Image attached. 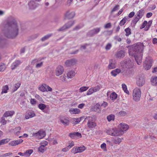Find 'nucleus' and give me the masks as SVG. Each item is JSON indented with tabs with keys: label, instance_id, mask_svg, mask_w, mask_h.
Masks as SVG:
<instances>
[{
	"label": "nucleus",
	"instance_id": "37998d69",
	"mask_svg": "<svg viewBox=\"0 0 157 157\" xmlns=\"http://www.w3.org/2000/svg\"><path fill=\"white\" fill-rule=\"evenodd\" d=\"M83 117H81L79 118H74L73 119L74 120V121L73 122V124H76L79 123L82 120V118H83Z\"/></svg>",
	"mask_w": 157,
	"mask_h": 157
},
{
	"label": "nucleus",
	"instance_id": "f704fd0d",
	"mask_svg": "<svg viewBox=\"0 0 157 157\" xmlns=\"http://www.w3.org/2000/svg\"><path fill=\"white\" fill-rule=\"evenodd\" d=\"M117 97V94L115 92L112 93L110 96V98L112 100H115Z\"/></svg>",
	"mask_w": 157,
	"mask_h": 157
},
{
	"label": "nucleus",
	"instance_id": "8fccbe9b",
	"mask_svg": "<svg viewBox=\"0 0 157 157\" xmlns=\"http://www.w3.org/2000/svg\"><path fill=\"white\" fill-rule=\"evenodd\" d=\"M127 114V113L124 111H121L119 112L118 113V115L121 116H124Z\"/></svg>",
	"mask_w": 157,
	"mask_h": 157
},
{
	"label": "nucleus",
	"instance_id": "aec40b11",
	"mask_svg": "<svg viewBox=\"0 0 157 157\" xmlns=\"http://www.w3.org/2000/svg\"><path fill=\"white\" fill-rule=\"evenodd\" d=\"M116 63L115 60L111 59L109 60V64L108 67L109 69H113L116 67Z\"/></svg>",
	"mask_w": 157,
	"mask_h": 157
},
{
	"label": "nucleus",
	"instance_id": "a211bd4d",
	"mask_svg": "<svg viewBox=\"0 0 157 157\" xmlns=\"http://www.w3.org/2000/svg\"><path fill=\"white\" fill-rule=\"evenodd\" d=\"M29 8L31 10H34L39 5V4L34 1H30L28 3Z\"/></svg>",
	"mask_w": 157,
	"mask_h": 157
},
{
	"label": "nucleus",
	"instance_id": "49530a36",
	"mask_svg": "<svg viewBox=\"0 0 157 157\" xmlns=\"http://www.w3.org/2000/svg\"><path fill=\"white\" fill-rule=\"evenodd\" d=\"M121 139L119 137L116 138L114 140V143L115 144H119L121 142V139Z\"/></svg>",
	"mask_w": 157,
	"mask_h": 157
},
{
	"label": "nucleus",
	"instance_id": "f3484780",
	"mask_svg": "<svg viewBox=\"0 0 157 157\" xmlns=\"http://www.w3.org/2000/svg\"><path fill=\"white\" fill-rule=\"evenodd\" d=\"M68 136L72 139H74L75 137H78L80 138L82 137L81 134L79 132H74L69 134Z\"/></svg>",
	"mask_w": 157,
	"mask_h": 157
},
{
	"label": "nucleus",
	"instance_id": "5fc2aeb1",
	"mask_svg": "<svg viewBox=\"0 0 157 157\" xmlns=\"http://www.w3.org/2000/svg\"><path fill=\"white\" fill-rule=\"evenodd\" d=\"M94 92V89L93 88H90L87 91L86 95H89L91 94H92Z\"/></svg>",
	"mask_w": 157,
	"mask_h": 157
},
{
	"label": "nucleus",
	"instance_id": "a19ab883",
	"mask_svg": "<svg viewBox=\"0 0 157 157\" xmlns=\"http://www.w3.org/2000/svg\"><path fill=\"white\" fill-rule=\"evenodd\" d=\"M140 18L135 15V17L132 21V23L135 25Z\"/></svg>",
	"mask_w": 157,
	"mask_h": 157
},
{
	"label": "nucleus",
	"instance_id": "c756f323",
	"mask_svg": "<svg viewBox=\"0 0 157 157\" xmlns=\"http://www.w3.org/2000/svg\"><path fill=\"white\" fill-rule=\"evenodd\" d=\"M121 72V70L120 69L117 68L115 70H113L111 72V74L113 76L115 77Z\"/></svg>",
	"mask_w": 157,
	"mask_h": 157
},
{
	"label": "nucleus",
	"instance_id": "79ce46f5",
	"mask_svg": "<svg viewBox=\"0 0 157 157\" xmlns=\"http://www.w3.org/2000/svg\"><path fill=\"white\" fill-rule=\"evenodd\" d=\"M122 86L123 90L124 91L126 94H129V92L127 90V88L126 85L124 84H122Z\"/></svg>",
	"mask_w": 157,
	"mask_h": 157
},
{
	"label": "nucleus",
	"instance_id": "9d476101",
	"mask_svg": "<svg viewBox=\"0 0 157 157\" xmlns=\"http://www.w3.org/2000/svg\"><path fill=\"white\" fill-rule=\"evenodd\" d=\"M75 15L74 12H70V10H67L64 14V19H70L73 18Z\"/></svg>",
	"mask_w": 157,
	"mask_h": 157
},
{
	"label": "nucleus",
	"instance_id": "6e6d98bb",
	"mask_svg": "<svg viewBox=\"0 0 157 157\" xmlns=\"http://www.w3.org/2000/svg\"><path fill=\"white\" fill-rule=\"evenodd\" d=\"M39 90L42 92H44L47 91V89L46 88L45 86H44V85H43L42 86H41L40 87H39Z\"/></svg>",
	"mask_w": 157,
	"mask_h": 157
},
{
	"label": "nucleus",
	"instance_id": "dca6fc26",
	"mask_svg": "<svg viewBox=\"0 0 157 157\" xmlns=\"http://www.w3.org/2000/svg\"><path fill=\"white\" fill-rule=\"evenodd\" d=\"M92 111H94L98 113H100L101 111V105L98 103L95 105L93 107L91 108Z\"/></svg>",
	"mask_w": 157,
	"mask_h": 157
},
{
	"label": "nucleus",
	"instance_id": "b1692460",
	"mask_svg": "<svg viewBox=\"0 0 157 157\" xmlns=\"http://www.w3.org/2000/svg\"><path fill=\"white\" fill-rule=\"evenodd\" d=\"M150 81L152 86H157V76L151 77Z\"/></svg>",
	"mask_w": 157,
	"mask_h": 157
},
{
	"label": "nucleus",
	"instance_id": "c03bdc74",
	"mask_svg": "<svg viewBox=\"0 0 157 157\" xmlns=\"http://www.w3.org/2000/svg\"><path fill=\"white\" fill-rule=\"evenodd\" d=\"M20 85L21 82H17V83L15 84L14 86L13 91L14 92L17 90V89L20 87Z\"/></svg>",
	"mask_w": 157,
	"mask_h": 157
},
{
	"label": "nucleus",
	"instance_id": "58836bf2",
	"mask_svg": "<svg viewBox=\"0 0 157 157\" xmlns=\"http://www.w3.org/2000/svg\"><path fill=\"white\" fill-rule=\"evenodd\" d=\"M120 6L119 5H116L115 7L112 9L110 11V13L111 14L114 12L118 10L119 9Z\"/></svg>",
	"mask_w": 157,
	"mask_h": 157
},
{
	"label": "nucleus",
	"instance_id": "9b49d317",
	"mask_svg": "<svg viewBox=\"0 0 157 157\" xmlns=\"http://www.w3.org/2000/svg\"><path fill=\"white\" fill-rule=\"evenodd\" d=\"M101 30L100 28H96L89 31L87 33V35L90 37H93L97 34Z\"/></svg>",
	"mask_w": 157,
	"mask_h": 157
},
{
	"label": "nucleus",
	"instance_id": "ddd939ff",
	"mask_svg": "<svg viewBox=\"0 0 157 157\" xmlns=\"http://www.w3.org/2000/svg\"><path fill=\"white\" fill-rule=\"evenodd\" d=\"M64 71V70L63 67L61 65H59L56 68L55 72L56 75L57 76H59L63 74Z\"/></svg>",
	"mask_w": 157,
	"mask_h": 157
},
{
	"label": "nucleus",
	"instance_id": "09e8293b",
	"mask_svg": "<svg viewBox=\"0 0 157 157\" xmlns=\"http://www.w3.org/2000/svg\"><path fill=\"white\" fill-rule=\"evenodd\" d=\"M89 88V87L83 86L80 88L79 89V92H82L86 90Z\"/></svg>",
	"mask_w": 157,
	"mask_h": 157
},
{
	"label": "nucleus",
	"instance_id": "ea45409f",
	"mask_svg": "<svg viewBox=\"0 0 157 157\" xmlns=\"http://www.w3.org/2000/svg\"><path fill=\"white\" fill-rule=\"evenodd\" d=\"M77 147V151H78V153L81 152L83 151H84L86 149V147L83 146L82 147Z\"/></svg>",
	"mask_w": 157,
	"mask_h": 157
},
{
	"label": "nucleus",
	"instance_id": "13d9d810",
	"mask_svg": "<svg viewBox=\"0 0 157 157\" xmlns=\"http://www.w3.org/2000/svg\"><path fill=\"white\" fill-rule=\"evenodd\" d=\"M5 66L4 64L2 63L0 65V71H3L5 68Z\"/></svg>",
	"mask_w": 157,
	"mask_h": 157
},
{
	"label": "nucleus",
	"instance_id": "a18cd8bd",
	"mask_svg": "<svg viewBox=\"0 0 157 157\" xmlns=\"http://www.w3.org/2000/svg\"><path fill=\"white\" fill-rule=\"evenodd\" d=\"M152 20H150L148 22V24L147 25V26L144 28V30L145 31H148L150 27L151 26L152 23Z\"/></svg>",
	"mask_w": 157,
	"mask_h": 157
},
{
	"label": "nucleus",
	"instance_id": "f8f14e48",
	"mask_svg": "<svg viewBox=\"0 0 157 157\" xmlns=\"http://www.w3.org/2000/svg\"><path fill=\"white\" fill-rule=\"evenodd\" d=\"M128 128L129 126L127 124L121 123L118 125V128H117L119 131H121L123 132V133L122 134V135L124 133V131H126L128 129Z\"/></svg>",
	"mask_w": 157,
	"mask_h": 157
},
{
	"label": "nucleus",
	"instance_id": "338daca9",
	"mask_svg": "<svg viewBox=\"0 0 157 157\" xmlns=\"http://www.w3.org/2000/svg\"><path fill=\"white\" fill-rule=\"evenodd\" d=\"M66 76L65 75L61 76L59 77V79L62 81H66Z\"/></svg>",
	"mask_w": 157,
	"mask_h": 157
},
{
	"label": "nucleus",
	"instance_id": "69168bd1",
	"mask_svg": "<svg viewBox=\"0 0 157 157\" xmlns=\"http://www.w3.org/2000/svg\"><path fill=\"white\" fill-rule=\"evenodd\" d=\"M82 26H81L79 25H78L76 26L73 29V31H75V30H78L79 29H81Z\"/></svg>",
	"mask_w": 157,
	"mask_h": 157
},
{
	"label": "nucleus",
	"instance_id": "774afa93",
	"mask_svg": "<svg viewBox=\"0 0 157 157\" xmlns=\"http://www.w3.org/2000/svg\"><path fill=\"white\" fill-rule=\"evenodd\" d=\"M108 103L105 101H103V103L101 105V107L103 106L104 108H105L108 105Z\"/></svg>",
	"mask_w": 157,
	"mask_h": 157
},
{
	"label": "nucleus",
	"instance_id": "864d4df0",
	"mask_svg": "<svg viewBox=\"0 0 157 157\" xmlns=\"http://www.w3.org/2000/svg\"><path fill=\"white\" fill-rule=\"evenodd\" d=\"M89 45L90 44L87 43L85 44L84 45H81L80 50H82V49L85 50L86 48V47Z\"/></svg>",
	"mask_w": 157,
	"mask_h": 157
},
{
	"label": "nucleus",
	"instance_id": "3c124183",
	"mask_svg": "<svg viewBox=\"0 0 157 157\" xmlns=\"http://www.w3.org/2000/svg\"><path fill=\"white\" fill-rule=\"evenodd\" d=\"M21 129V128L20 127H16L14 129V130L15 132V135L17 134L18 133H20V131Z\"/></svg>",
	"mask_w": 157,
	"mask_h": 157
},
{
	"label": "nucleus",
	"instance_id": "2eb2a0df",
	"mask_svg": "<svg viewBox=\"0 0 157 157\" xmlns=\"http://www.w3.org/2000/svg\"><path fill=\"white\" fill-rule=\"evenodd\" d=\"M36 116L34 112L32 110H29L25 113V117L26 119H28L29 118H32Z\"/></svg>",
	"mask_w": 157,
	"mask_h": 157
},
{
	"label": "nucleus",
	"instance_id": "bf43d9fd",
	"mask_svg": "<svg viewBox=\"0 0 157 157\" xmlns=\"http://www.w3.org/2000/svg\"><path fill=\"white\" fill-rule=\"evenodd\" d=\"M112 26L111 24L110 23H108L105 24L104 27L105 29H108L110 28Z\"/></svg>",
	"mask_w": 157,
	"mask_h": 157
},
{
	"label": "nucleus",
	"instance_id": "393cba45",
	"mask_svg": "<svg viewBox=\"0 0 157 157\" xmlns=\"http://www.w3.org/2000/svg\"><path fill=\"white\" fill-rule=\"evenodd\" d=\"M21 63L20 61L18 60L13 62L11 66V69L12 70H14L19 66Z\"/></svg>",
	"mask_w": 157,
	"mask_h": 157
},
{
	"label": "nucleus",
	"instance_id": "c9c22d12",
	"mask_svg": "<svg viewBox=\"0 0 157 157\" xmlns=\"http://www.w3.org/2000/svg\"><path fill=\"white\" fill-rule=\"evenodd\" d=\"M8 90L9 87L7 85H6L4 86H3L2 88V90L1 92V94H2L3 93H7V91Z\"/></svg>",
	"mask_w": 157,
	"mask_h": 157
},
{
	"label": "nucleus",
	"instance_id": "f03ea898",
	"mask_svg": "<svg viewBox=\"0 0 157 157\" xmlns=\"http://www.w3.org/2000/svg\"><path fill=\"white\" fill-rule=\"evenodd\" d=\"M144 46L143 43H138L131 46L127 47L128 48V53L130 56L134 57L137 64L140 65L141 62L142 54V52L144 49Z\"/></svg>",
	"mask_w": 157,
	"mask_h": 157
},
{
	"label": "nucleus",
	"instance_id": "c85d7f7f",
	"mask_svg": "<svg viewBox=\"0 0 157 157\" xmlns=\"http://www.w3.org/2000/svg\"><path fill=\"white\" fill-rule=\"evenodd\" d=\"M69 112L71 114H78L80 110L77 108H71L69 110Z\"/></svg>",
	"mask_w": 157,
	"mask_h": 157
},
{
	"label": "nucleus",
	"instance_id": "7ed1b4c3",
	"mask_svg": "<svg viewBox=\"0 0 157 157\" xmlns=\"http://www.w3.org/2000/svg\"><path fill=\"white\" fill-rule=\"evenodd\" d=\"M109 135L113 136H118L122 135L123 133L122 131H119L117 128H109L106 131Z\"/></svg>",
	"mask_w": 157,
	"mask_h": 157
},
{
	"label": "nucleus",
	"instance_id": "2f4dec72",
	"mask_svg": "<svg viewBox=\"0 0 157 157\" xmlns=\"http://www.w3.org/2000/svg\"><path fill=\"white\" fill-rule=\"evenodd\" d=\"M52 35H53V34L52 33L48 34L44 36L43 37H42L41 39V40L42 41H45V40L48 39V38H49L50 37H51Z\"/></svg>",
	"mask_w": 157,
	"mask_h": 157
},
{
	"label": "nucleus",
	"instance_id": "603ef678",
	"mask_svg": "<svg viewBox=\"0 0 157 157\" xmlns=\"http://www.w3.org/2000/svg\"><path fill=\"white\" fill-rule=\"evenodd\" d=\"M147 21H144L142 23V25L140 27V29H141L143 28H144L147 25Z\"/></svg>",
	"mask_w": 157,
	"mask_h": 157
},
{
	"label": "nucleus",
	"instance_id": "20e7f679",
	"mask_svg": "<svg viewBox=\"0 0 157 157\" xmlns=\"http://www.w3.org/2000/svg\"><path fill=\"white\" fill-rule=\"evenodd\" d=\"M74 21H69L65 23L63 26L57 29L59 32L63 31L71 28L75 24Z\"/></svg>",
	"mask_w": 157,
	"mask_h": 157
},
{
	"label": "nucleus",
	"instance_id": "f257e3e1",
	"mask_svg": "<svg viewBox=\"0 0 157 157\" xmlns=\"http://www.w3.org/2000/svg\"><path fill=\"white\" fill-rule=\"evenodd\" d=\"M4 36L7 38L15 39L19 34V28L14 18L9 17L4 26L3 30Z\"/></svg>",
	"mask_w": 157,
	"mask_h": 157
},
{
	"label": "nucleus",
	"instance_id": "680f3d73",
	"mask_svg": "<svg viewBox=\"0 0 157 157\" xmlns=\"http://www.w3.org/2000/svg\"><path fill=\"white\" fill-rule=\"evenodd\" d=\"M44 86H45L46 88L47 89L46 91H52V89L48 85H47V84H44Z\"/></svg>",
	"mask_w": 157,
	"mask_h": 157
},
{
	"label": "nucleus",
	"instance_id": "e2e57ef3",
	"mask_svg": "<svg viewBox=\"0 0 157 157\" xmlns=\"http://www.w3.org/2000/svg\"><path fill=\"white\" fill-rule=\"evenodd\" d=\"M44 148H43L41 147L40 146L38 148V150L39 151H40L42 153H43L45 150Z\"/></svg>",
	"mask_w": 157,
	"mask_h": 157
},
{
	"label": "nucleus",
	"instance_id": "72a5a7b5",
	"mask_svg": "<svg viewBox=\"0 0 157 157\" xmlns=\"http://www.w3.org/2000/svg\"><path fill=\"white\" fill-rule=\"evenodd\" d=\"M33 149H29L25 151V156L27 157H29L30 155L33 152Z\"/></svg>",
	"mask_w": 157,
	"mask_h": 157
},
{
	"label": "nucleus",
	"instance_id": "4be33fe9",
	"mask_svg": "<svg viewBox=\"0 0 157 157\" xmlns=\"http://www.w3.org/2000/svg\"><path fill=\"white\" fill-rule=\"evenodd\" d=\"M116 55L117 58H123L125 55V52L124 50H121L117 52Z\"/></svg>",
	"mask_w": 157,
	"mask_h": 157
},
{
	"label": "nucleus",
	"instance_id": "0eeeda50",
	"mask_svg": "<svg viewBox=\"0 0 157 157\" xmlns=\"http://www.w3.org/2000/svg\"><path fill=\"white\" fill-rule=\"evenodd\" d=\"M145 80L144 76L139 75L136 79V84L139 86H142L145 83Z\"/></svg>",
	"mask_w": 157,
	"mask_h": 157
},
{
	"label": "nucleus",
	"instance_id": "e433bc0d",
	"mask_svg": "<svg viewBox=\"0 0 157 157\" xmlns=\"http://www.w3.org/2000/svg\"><path fill=\"white\" fill-rule=\"evenodd\" d=\"M10 140V139L7 138L0 140V146L5 144L8 143Z\"/></svg>",
	"mask_w": 157,
	"mask_h": 157
},
{
	"label": "nucleus",
	"instance_id": "bb28decb",
	"mask_svg": "<svg viewBox=\"0 0 157 157\" xmlns=\"http://www.w3.org/2000/svg\"><path fill=\"white\" fill-rule=\"evenodd\" d=\"M15 113L14 111H9L6 112L3 114V116L4 117H11Z\"/></svg>",
	"mask_w": 157,
	"mask_h": 157
},
{
	"label": "nucleus",
	"instance_id": "39448f33",
	"mask_svg": "<svg viewBox=\"0 0 157 157\" xmlns=\"http://www.w3.org/2000/svg\"><path fill=\"white\" fill-rule=\"evenodd\" d=\"M8 44V40L2 35H0V49L6 48Z\"/></svg>",
	"mask_w": 157,
	"mask_h": 157
},
{
	"label": "nucleus",
	"instance_id": "4d7b16f0",
	"mask_svg": "<svg viewBox=\"0 0 157 157\" xmlns=\"http://www.w3.org/2000/svg\"><path fill=\"white\" fill-rule=\"evenodd\" d=\"M128 63V61L127 60H124L123 62H122L121 63V66H124L126 67H128V65H127Z\"/></svg>",
	"mask_w": 157,
	"mask_h": 157
},
{
	"label": "nucleus",
	"instance_id": "7c9ffc66",
	"mask_svg": "<svg viewBox=\"0 0 157 157\" xmlns=\"http://www.w3.org/2000/svg\"><path fill=\"white\" fill-rule=\"evenodd\" d=\"M75 73L73 71H70L68 72L67 76L68 78H72L75 75Z\"/></svg>",
	"mask_w": 157,
	"mask_h": 157
},
{
	"label": "nucleus",
	"instance_id": "cd10ccee",
	"mask_svg": "<svg viewBox=\"0 0 157 157\" xmlns=\"http://www.w3.org/2000/svg\"><path fill=\"white\" fill-rule=\"evenodd\" d=\"M145 13L144 10L142 9L140 10L136 13V15L140 18H141L144 16Z\"/></svg>",
	"mask_w": 157,
	"mask_h": 157
},
{
	"label": "nucleus",
	"instance_id": "473e14b6",
	"mask_svg": "<svg viewBox=\"0 0 157 157\" xmlns=\"http://www.w3.org/2000/svg\"><path fill=\"white\" fill-rule=\"evenodd\" d=\"M115 116L113 114H110L107 117V119L109 122H110L111 121H114L115 119Z\"/></svg>",
	"mask_w": 157,
	"mask_h": 157
},
{
	"label": "nucleus",
	"instance_id": "a878e982",
	"mask_svg": "<svg viewBox=\"0 0 157 157\" xmlns=\"http://www.w3.org/2000/svg\"><path fill=\"white\" fill-rule=\"evenodd\" d=\"M87 126L89 128H94L96 126V123L94 122L91 121L90 120H89L87 124Z\"/></svg>",
	"mask_w": 157,
	"mask_h": 157
},
{
	"label": "nucleus",
	"instance_id": "6ab92c4d",
	"mask_svg": "<svg viewBox=\"0 0 157 157\" xmlns=\"http://www.w3.org/2000/svg\"><path fill=\"white\" fill-rule=\"evenodd\" d=\"M75 59L73 58L67 60L65 62V64L67 67L71 66L75 64Z\"/></svg>",
	"mask_w": 157,
	"mask_h": 157
},
{
	"label": "nucleus",
	"instance_id": "052dcab7",
	"mask_svg": "<svg viewBox=\"0 0 157 157\" xmlns=\"http://www.w3.org/2000/svg\"><path fill=\"white\" fill-rule=\"evenodd\" d=\"M76 147H74L71 150V152L74 154H76L78 153V151H77Z\"/></svg>",
	"mask_w": 157,
	"mask_h": 157
},
{
	"label": "nucleus",
	"instance_id": "412c9836",
	"mask_svg": "<svg viewBox=\"0 0 157 157\" xmlns=\"http://www.w3.org/2000/svg\"><path fill=\"white\" fill-rule=\"evenodd\" d=\"M133 72V71L132 70H129L126 69L122 71L123 75H125L127 77H129L131 74H132Z\"/></svg>",
	"mask_w": 157,
	"mask_h": 157
},
{
	"label": "nucleus",
	"instance_id": "6e6552de",
	"mask_svg": "<svg viewBox=\"0 0 157 157\" xmlns=\"http://www.w3.org/2000/svg\"><path fill=\"white\" fill-rule=\"evenodd\" d=\"M32 135L34 137L41 139L45 136L46 133L45 131L40 130L37 132L33 133Z\"/></svg>",
	"mask_w": 157,
	"mask_h": 157
},
{
	"label": "nucleus",
	"instance_id": "0e129e2a",
	"mask_svg": "<svg viewBox=\"0 0 157 157\" xmlns=\"http://www.w3.org/2000/svg\"><path fill=\"white\" fill-rule=\"evenodd\" d=\"M112 47V45L110 43L108 44L105 46V49L106 50H108L110 49Z\"/></svg>",
	"mask_w": 157,
	"mask_h": 157
},
{
	"label": "nucleus",
	"instance_id": "5701e85b",
	"mask_svg": "<svg viewBox=\"0 0 157 157\" xmlns=\"http://www.w3.org/2000/svg\"><path fill=\"white\" fill-rule=\"evenodd\" d=\"M38 108L43 112L47 113L48 112L47 110H45L46 107V105L43 103H40L38 106Z\"/></svg>",
	"mask_w": 157,
	"mask_h": 157
},
{
	"label": "nucleus",
	"instance_id": "1a4fd4ad",
	"mask_svg": "<svg viewBox=\"0 0 157 157\" xmlns=\"http://www.w3.org/2000/svg\"><path fill=\"white\" fill-rule=\"evenodd\" d=\"M153 61V59L151 58L147 59L145 61L143 65L145 70H147L151 68Z\"/></svg>",
	"mask_w": 157,
	"mask_h": 157
},
{
	"label": "nucleus",
	"instance_id": "423d86ee",
	"mask_svg": "<svg viewBox=\"0 0 157 157\" xmlns=\"http://www.w3.org/2000/svg\"><path fill=\"white\" fill-rule=\"evenodd\" d=\"M141 94V91L140 89H135L133 90V97L134 100L138 101L140 100Z\"/></svg>",
	"mask_w": 157,
	"mask_h": 157
},
{
	"label": "nucleus",
	"instance_id": "4468645a",
	"mask_svg": "<svg viewBox=\"0 0 157 157\" xmlns=\"http://www.w3.org/2000/svg\"><path fill=\"white\" fill-rule=\"evenodd\" d=\"M60 122L65 126H68L70 124V121L69 118L66 117H62L59 119Z\"/></svg>",
	"mask_w": 157,
	"mask_h": 157
},
{
	"label": "nucleus",
	"instance_id": "4c0bfd02",
	"mask_svg": "<svg viewBox=\"0 0 157 157\" xmlns=\"http://www.w3.org/2000/svg\"><path fill=\"white\" fill-rule=\"evenodd\" d=\"M127 18V17H125L121 20L119 23V25L120 26H122L124 25L126 22Z\"/></svg>",
	"mask_w": 157,
	"mask_h": 157
},
{
	"label": "nucleus",
	"instance_id": "de8ad7c7",
	"mask_svg": "<svg viewBox=\"0 0 157 157\" xmlns=\"http://www.w3.org/2000/svg\"><path fill=\"white\" fill-rule=\"evenodd\" d=\"M124 31L126 32L125 35L126 36H128L131 34V30L129 27H128L125 29Z\"/></svg>",
	"mask_w": 157,
	"mask_h": 157
}]
</instances>
